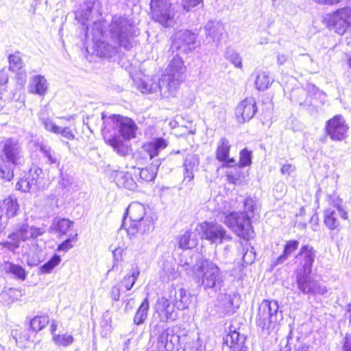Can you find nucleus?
<instances>
[{"label":"nucleus","instance_id":"29","mask_svg":"<svg viewBox=\"0 0 351 351\" xmlns=\"http://www.w3.org/2000/svg\"><path fill=\"white\" fill-rule=\"evenodd\" d=\"M114 180L119 188H124L130 191H135L137 189V184L132 178L130 173L125 171H116L114 175Z\"/></svg>","mask_w":351,"mask_h":351},{"label":"nucleus","instance_id":"13","mask_svg":"<svg viewBox=\"0 0 351 351\" xmlns=\"http://www.w3.org/2000/svg\"><path fill=\"white\" fill-rule=\"evenodd\" d=\"M101 3L97 0H88L84 5L75 12V19L83 25L86 34L89 30L86 23L93 18H97L101 16L100 12Z\"/></svg>","mask_w":351,"mask_h":351},{"label":"nucleus","instance_id":"51","mask_svg":"<svg viewBox=\"0 0 351 351\" xmlns=\"http://www.w3.org/2000/svg\"><path fill=\"white\" fill-rule=\"evenodd\" d=\"M40 120L47 130L54 134H58L59 126L56 125L47 115L41 114L40 115Z\"/></svg>","mask_w":351,"mask_h":351},{"label":"nucleus","instance_id":"46","mask_svg":"<svg viewBox=\"0 0 351 351\" xmlns=\"http://www.w3.org/2000/svg\"><path fill=\"white\" fill-rule=\"evenodd\" d=\"M49 322L48 316H36L30 322V328L35 332H38L45 328Z\"/></svg>","mask_w":351,"mask_h":351},{"label":"nucleus","instance_id":"11","mask_svg":"<svg viewBox=\"0 0 351 351\" xmlns=\"http://www.w3.org/2000/svg\"><path fill=\"white\" fill-rule=\"evenodd\" d=\"M311 273H295L297 287L305 295H324L328 292L326 287L310 276Z\"/></svg>","mask_w":351,"mask_h":351},{"label":"nucleus","instance_id":"20","mask_svg":"<svg viewBox=\"0 0 351 351\" xmlns=\"http://www.w3.org/2000/svg\"><path fill=\"white\" fill-rule=\"evenodd\" d=\"M257 111L256 101L253 97L243 99L237 106L235 114L239 122L243 123L252 119Z\"/></svg>","mask_w":351,"mask_h":351},{"label":"nucleus","instance_id":"23","mask_svg":"<svg viewBox=\"0 0 351 351\" xmlns=\"http://www.w3.org/2000/svg\"><path fill=\"white\" fill-rule=\"evenodd\" d=\"M169 300L178 310H184L191 304V295L183 288L171 289L169 293Z\"/></svg>","mask_w":351,"mask_h":351},{"label":"nucleus","instance_id":"37","mask_svg":"<svg viewBox=\"0 0 351 351\" xmlns=\"http://www.w3.org/2000/svg\"><path fill=\"white\" fill-rule=\"evenodd\" d=\"M160 165V162L159 160L154 161L149 168L145 169H138V173L139 175V178L141 180L145 182H150L154 180L155 178L157 171Z\"/></svg>","mask_w":351,"mask_h":351},{"label":"nucleus","instance_id":"42","mask_svg":"<svg viewBox=\"0 0 351 351\" xmlns=\"http://www.w3.org/2000/svg\"><path fill=\"white\" fill-rule=\"evenodd\" d=\"M139 274L140 271L138 269L135 267L132 269L131 274L126 275L123 278L121 282L127 291L130 290L133 287L139 276Z\"/></svg>","mask_w":351,"mask_h":351},{"label":"nucleus","instance_id":"4","mask_svg":"<svg viewBox=\"0 0 351 351\" xmlns=\"http://www.w3.org/2000/svg\"><path fill=\"white\" fill-rule=\"evenodd\" d=\"M193 274L205 290L211 289L215 293L224 291V276L215 263L204 261L194 267Z\"/></svg>","mask_w":351,"mask_h":351},{"label":"nucleus","instance_id":"48","mask_svg":"<svg viewBox=\"0 0 351 351\" xmlns=\"http://www.w3.org/2000/svg\"><path fill=\"white\" fill-rule=\"evenodd\" d=\"M73 222L68 219L62 218L58 219L54 223L55 229L60 235L66 234L69 229L73 226Z\"/></svg>","mask_w":351,"mask_h":351},{"label":"nucleus","instance_id":"45","mask_svg":"<svg viewBox=\"0 0 351 351\" xmlns=\"http://www.w3.org/2000/svg\"><path fill=\"white\" fill-rule=\"evenodd\" d=\"M10 69L13 71L21 70L24 64L21 58V53L16 51L13 54H10L8 57Z\"/></svg>","mask_w":351,"mask_h":351},{"label":"nucleus","instance_id":"15","mask_svg":"<svg viewBox=\"0 0 351 351\" xmlns=\"http://www.w3.org/2000/svg\"><path fill=\"white\" fill-rule=\"evenodd\" d=\"M3 153L8 162L14 165H21L25 160L20 143L14 138H8L3 142Z\"/></svg>","mask_w":351,"mask_h":351},{"label":"nucleus","instance_id":"24","mask_svg":"<svg viewBox=\"0 0 351 351\" xmlns=\"http://www.w3.org/2000/svg\"><path fill=\"white\" fill-rule=\"evenodd\" d=\"M217 293V306L225 314H232L239 306V303L235 301L237 295L228 294L225 289L224 291Z\"/></svg>","mask_w":351,"mask_h":351},{"label":"nucleus","instance_id":"62","mask_svg":"<svg viewBox=\"0 0 351 351\" xmlns=\"http://www.w3.org/2000/svg\"><path fill=\"white\" fill-rule=\"evenodd\" d=\"M123 250L121 248L117 247L113 250L112 254L114 258L116 261H119L122 256Z\"/></svg>","mask_w":351,"mask_h":351},{"label":"nucleus","instance_id":"8","mask_svg":"<svg viewBox=\"0 0 351 351\" xmlns=\"http://www.w3.org/2000/svg\"><path fill=\"white\" fill-rule=\"evenodd\" d=\"M151 16L154 21L163 27H170L173 24L175 11L170 0H151Z\"/></svg>","mask_w":351,"mask_h":351},{"label":"nucleus","instance_id":"38","mask_svg":"<svg viewBox=\"0 0 351 351\" xmlns=\"http://www.w3.org/2000/svg\"><path fill=\"white\" fill-rule=\"evenodd\" d=\"M299 246V241L296 240H290L286 242L283 253L276 260L274 265H278L285 263L289 256H290Z\"/></svg>","mask_w":351,"mask_h":351},{"label":"nucleus","instance_id":"41","mask_svg":"<svg viewBox=\"0 0 351 351\" xmlns=\"http://www.w3.org/2000/svg\"><path fill=\"white\" fill-rule=\"evenodd\" d=\"M4 270L8 274H12L19 279L24 280L26 274L25 269L19 265L10 262H5L3 266Z\"/></svg>","mask_w":351,"mask_h":351},{"label":"nucleus","instance_id":"17","mask_svg":"<svg viewBox=\"0 0 351 351\" xmlns=\"http://www.w3.org/2000/svg\"><path fill=\"white\" fill-rule=\"evenodd\" d=\"M326 133L332 141H341L347 136L348 126L341 115H336L326 123Z\"/></svg>","mask_w":351,"mask_h":351},{"label":"nucleus","instance_id":"55","mask_svg":"<svg viewBox=\"0 0 351 351\" xmlns=\"http://www.w3.org/2000/svg\"><path fill=\"white\" fill-rule=\"evenodd\" d=\"M77 237V234L76 233L74 234H69V238L58 245V250L67 252L69 250L71 249L73 247L71 243L76 241Z\"/></svg>","mask_w":351,"mask_h":351},{"label":"nucleus","instance_id":"31","mask_svg":"<svg viewBox=\"0 0 351 351\" xmlns=\"http://www.w3.org/2000/svg\"><path fill=\"white\" fill-rule=\"evenodd\" d=\"M171 306L169 299L165 297L159 298L156 304V311L159 313H164L167 320H175L177 317V313L174 308Z\"/></svg>","mask_w":351,"mask_h":351},{"label":"nucleus","instance_id":"9","mask_svg":"<svg viewBox=\"0 0 351 351\" xmlns=\"http://www.w3.org/2000/svg\"><path fill=\"white\" fill-rule=\"evenodd\" d=\"M222 222L240 237L248 240L253 236L250 219L245 216L244 213H231L230 215L226 216Z\"/></svg>","mask_w":351,"mask_h":351},{"label":"nucleus","instance_id":"27","mask_svg":"<svg viewBox=\"0 0 351 351\" xmlns=\"http://www.w3.org/2000/svg\"><path fill=\"white\" fill-rule=\"evenodd\" d=\"M168 145V141L163 138H156L152 141L145 143L143 149L146 152L150 159H152Z\"/></svg>","mask_w":351,"mask_h":351},{"label":"nucleus","instance_id":"39","mask_svg":"<svg viewBox=\"0 0 351 351\" xmlns=\"http://www.w3.org/2000/svg\"><path fill=\"white\" fill-rule=\"evenodd\" d=\"M149 308L148 299L146 298L142 302L134 317V324H143L147 318V313Z\"/></svg>","mask_w":351,"mask_h":351},{"label":"nucleus","instance_id":"10","mask_svg":"<svg viewBox=\"0 0 351 351\" xmlns=\"http://www.w3.org/2000/svg\"><path fill=\"white\" fill-rule=\"evenodd\" d=\"M327 25L339 35H343L351 27V6L337 9L325 19Z\"/></svg>","mask_w":351,"mask_h":351},{"label":"nucleus","instance_id":"25","mask_svg":"<svg viewBox=\"0 0 351 351\" xmlns=\"http://www.w3.org/2000/svg\"><path fill=\"white\" fill-rule=\"evenodd\" d=\"M138 89L143 93H153L158 90L161 93V78L154 76H143L136 82Z\"/></svg>","mask_w":351,"mask_h":351},{"label":"nucleus","instance_id":"32","mask_svg":"<svg viewBox=\"0 0 351 351\" xmlns=\"http://www.w3.org/2000/svg\"><path fill=\"white\" fill-rule=\"evenodd\" d=\"M207 36L210 37L213 42H219L224 32V27L220 21H210L205 26Z\"/></svg>","mask_w":351,"mask_h":351},{"label":"nucleus","instance_id":"2","mask_svg":"<svg viewBox=\"0 0 351 351\" xmlns=\"http://www.w3.org/2000/svg\"><path fill=\"white\" fill-rule=\"evenodd\" d=\"M104 23V32L106 38L111 42H115L126 50H130L133 47V38L134 36V26L128 17L114 15L108 24V30H105L106 25Z\"/></svg>","mask_w":351,"mask_h":351},{"label":"nucleus","instance_id":"28","mask_svg":"<svg viewBox=\"0 0 351 351\" xmlns=\"http://www.w3.org/2000/svg\"><path fill=\"white\" fill-rule=\"evenodd\" d=\"M149 215L151 213H147L145 206L139 202H132L126 210V215L129 217L130 223H136Z\"/></svg>","mask_w":351,"mask_h":351},{"label":"nucleus","instance_id":"33","mask_svg":"<svg viewBox=\"0 0 351 351\" xmlns=\"http://www.w3.org/2000/svg\"><path fill=\"white\" fill-rule=\"evenodd\" d=\"M199 165V158L196 154H188L184 160V167L185 169L184 180L188 179L191 182L194 178V171Z\"/></svg>","mask_w":351,"mask_h":351},{"label":"nucleus","instance_id":"36","mask_svg":"<svg viewBox=\"0 0 351 351\" xmlns=\"http://www.w3.org/2000/svg\"><path fill=\"white\" fill-rule=\"evenodd\" d=\"M274 79L269 75V73L264 71H258L256 73L254 84L257 90L264 91L274 82Z\"/></svg>","mask_w":351,"mask_h":351},{"label":"nucleus","instance_id":"60","mask_svg":"<svg viewBox=\"0 0 351 351\" xmlns=\"http://www.w3.org/2000/svg\"><path fill=\"white\" fill-rule=\"evenodd\" d=\"M343 351H351V335H346L344 339Z\"/></svg>","mask_w":351,"mask_h":351},{"label":"nucleus","instance_id":"22","mask_svg":"<svg viewBox=\"0 0 351 351\" xmlns=\"http://www.w3.org/2000/svg\"><path fill=\"white\" fill-rule=\"evenodd\" d=\"M45 232V230L43 228L23 224L16 232L11 234L9 238L18 243L20 241H25L29 239H36L44 234Z\"/></svg>","mask_w":351,"mask_h":351},{"label":"nucleus","instance_id":"53","mask_svg":"<svg viewBox=\"0 0 351 351\" xmlns=\"http://www.w3.org/2000/svg\"><path fill=\"white\" fill-rule=\"evenodd\" d=\"M243 173L240 170H231L227 173V180L234 184H239L242 182Z\"/></svg>","mask_w":351,"mask_h":351},{"label":"nucleus","instance_id":"43","mask_svg":"<svg viewBox=\"0 0 351 351\" xmlns=\"http://www.w3.org/2000/svg\"><path fill=\"white\" fill-rule=\"evenodd\" d=\"M52 341L56 346L68 347L71 346L73 341L74 338L72 335L64 334H53Z\"/></svg>","mask_w":351,"mask_h":351},{"label":"nucleus","instance_id":"12","mask_svg":"<svg viewBox=\"0 0 351 351\" xmlns=\"http://www.w3.org/2000/svg\"><path fill=\"white\" fill-rule=\"evenodd\" d=\"M196 34L187 29H181L176 32L172 38L171 49L183 53L193 51L197 46Z\"/></svg>","mask_w":351,"mask_h":351},{"label":"nucleus","instance_id":"49","mask_svg":"<svg viewBox=\"0 0 351 351\" xmlns=\"http://www.w3.org/2000/svg\"><path fill=\"white\" fill-rule=\"evenodd\" d=\"M60 256L55 254L49 261L41 266L40 272L42 274L50 273L55 267L60 264Z\"/></svg>","mask_w":351,"mask_h":351},{"label":"nucleus","instance_id":"7","mask_svg":"<svg viewBox=\"0 0 351 351\" xmlns=\"http://www.w3.org/2000/svg\"><path fill=\"white\" fill-rule=\"evenodd\" d=\"M279 306L275 300H264L260 304L256 317V325L263 330L274 327L280 314Z\"/></svg>","mask_w":351,"mask_h":351},{"label":"nucleus","instance_id":"61","mask_svg":"<svg viewBox=\"0 0 351 351\" xmlns=\"http://www.w3.org/2000/svg\"><path fill=\"white\" fill-rule=\"evenodd\" d=\"M289 59V55L285 53H278L277 56V62L279 65H283Z\"/></svg>","mask_w":351,"mask_h":351},{"label":"nucleus","instance_id":"50","mask_svg":"<svg viewBox=\"0 0 351 351\" xmlns=\"http://www.w3.org/2000/svg\"><path fill=\"white\" fill-rule=\"evenodd\" d=\"M225 58L237 68H242V58L235 51L228 49L226 51Z\"/></svg>","mask_w":351,"mask_h":351},{"label":"nucleus","instance_id":"57","mask_svg":"<svg viewBox=\"0 0 351 351\" xmlns=\"http://www.w3.org/2000/svg\"><path fill=\"white\" fill-rule=\"evenodd\" d=\"M202 1V0H180L183 8L186 11H189L192 8L195 7Z\"/></svg>","mask_w":351,"mask_h":351},{"label":"nucleus","instance_id":"5","mask_svg":"<svg viewBox=\"0 0 351 351\" xmlns=\"http://www.w3.org/2000/svg\"><path fill=\"white\" fill-rule=\"evenodd\" d=\"M104 23L98 19L94 21L91 27V34L93 40L96 42L97 54L101 57L110 58L118 52V48L121 47L117 45L115 42H111L109 38L108 40H103L102 38H106L104 32Z\"/></svg>","mask_w":351,"mask_h":351},{"label":"nucleus","instance_id":"3","mask_svg":"<svg viewBox=\"0 0 351 351\" xmlns=\"http://www.w3.org/2000/svg\"><path fill=\"white\" fill-rule=\"evenodd\" d=\"M186 71L184 61L176 55L169 62L161 77V97H173L183 80Z\"/></svg>","mask_w":351,"mask_h":351},{"label":"nucleus","instance_id":"19","mask_svg":"<svg viewBox=\"0 0 351 351\" xmlns=\"http://www.w3.org/2000/svg\"><path fill=\"white\" fill-rule=\"evenodd\" d=\"M315 256L316 253L313 247L308 245L302 246L295 257L299 264L295 273H311Z\"/></svg>","mask_w":351,"mask_h":351},{"label":"nucleus","instance_id":"63","mask_svg":"<svg viewBox=\"0 0 351 351\" xmlns=\"http://www.w3.org/2000/svg\"><path fill=\"white\" fill-rule=\"evenodd\" d=\"M293 168V167L289 164L284 165L281 168V172L283 174H289L292 171Z\"/></svg>","mask_w":351,"mask_h":351},{"label":"nucleus","instance_id":"16","mask_svg":"<svg viewBox=\"0 0 351 351\" xmlns=\"http://www.w3.org/2000/svg\"><path fill=\"white\" fill-rule=\"evenodd\" d=\"M180 337L173 328H168L163 330L157 337L156 349L158 351H176L178 350Z\"/></svg>","mask_w":351,"mask_h":351},{"label":"nucleus","instance_id":"26","mask_svg":"<svg viewBox=\"0 0 351 351\" xmlns=\"http://www.w3.org/2000/svg\"><path fill=\"white\" fill-rule=\"evenodd\" d=\"M48 90V82L41 75H34L29 80L28 90L32 94L44 96Z\"/></svg>","mask_w":351,"mask_h":351},{"label":"nucleus","instance_id":"64","mask_svg":"<svg viewBox=\"0 0 351 351\" xmlns=\"http://www.w3.org/2000/svg\"><path fill=\"white\" fill-rule=\"evenodd\" d=\"M8 77L5 72L0 71V84L3 85L8 82Z\"/></svg>","mask_w":351,"mask_h":351},{"label":"nucleus","instance_id":"21","mask_svg":"<svg viewBox=\"0 0 351 351\" xmlns=\"http://www.w3.org/2000/svg\"><path fill=\"white\" fill-rule=\"evenodd\" d=\"M231 145L228 139L221 137L217 145L216 158L222 162L223 167H234L237 166L234 158H229Z\"/></svg>","mask_w":351,"mask_h":351},{"label":"nucleus","instance_id":"30","mask_svg":"<svg viewBox=\"0 0 351 351\" xmlns=\"http://www.w3.org/2000/svg\"><path fill=\"white\" fill-rule=\"evenodd\" d=\"M39 173H42L40 169H31L28 177L23 178L17 182L16 189L23 192H28L31 189H34L37 185V179H35L34 175L36 174L38 176Z\"/></svg>","mask_w":351,"mask_h":351},{"label":"nucleus","instance_id":"34","mask_svg":"<svg viewBox=\"0 0 351 351\" xmlns=\"http://www.w3.org/2000/svg\"><path fill=\"white\" fill-rule=\"evenodd\" d=\"M245 337L240 336L235 330H230V332L223 338V343L232 350H237L243 348Z\"/></svg>","mask_w":351,"mask_h":351},{"label":"nucleus","instance_id":"14","mask_svg":"<svg viewBox=\"0 0 351 351\" xmlns=\"http://www.w3.org/2000/svg\"><path fill=\"white\" fill-rule=\"evenodd\" d=\"M202 230V239L208 240L212 243L220 244L231 240L223 226L218 223H204L200 225Z\"/></svg>","mask_w":351,"mask_h":351},{"label":"nucleus","instance_id":"44","mask_svg":"<svg viewBox=\"0 0 351 351\" xmlns=\"http://www.w3.org/2000/svg\"><path fill=\"white\" fill-rule=\"evenodd\" d=\"M244 215L249 219H251L255 216L258 212V208L256 202L251 197H247L243 202Z\"/></svg>","mask_w":351,"mask_h":351},{"label":"nucleus","instance_id":"52","mask_svg":"<svg viewBox=\"0 0 351 351\" xmlns=\"http://www.w3.org/2000/svg\"><path fill=\"white\" fill-rule=\"evenodd\" d=\"M251 152L247 149H243L240 152V160L237 165L239 168L249 166L252 163Z\"/></svg>","mask_w":351,"mask_h":351},{"label":"nucleus","instance_id":"56","mask_svg":"<svg viewBox=\"0 0 351 351\" xmlns=\"http://www.w3.org/2000/svg\"><path fill=\"white\" fill-rule=\"evenodd\" d=\"M3 158L0 155V178L10 180L13 177V171L6 169L3 165Z\"/></svg>","mask_w":351,"mask_h":351},{"label":"nucleus","instance_id":"54","mask_svg":"<svg viewBox=\"0 0 351 351\" xmlns=\"http://www.w3.org/2000/svg\"><path fill=\"white\" fill-rule=\"evenodd\" d=\"M232 208H233L230 202L224 201L222 203V206L218 208L220 221H222V219H224L226 216L230 215L231 213H234V211H232Z\"/></svg>","mask_w":351,"mask_h":351},{"label":"nucleus","instance_id":"40","mask_svg":"<svg viewBox=\"0 0 351 351\" xmlns=\"http://www.w3.org/2000/svg\"><path fill=\"white\" fill-rule=\"evenodd\" d=\"M197 244V239L192 232L187 231L179 238V247L182 249H191Z\"/></svg>","mask_w":351,"mask_h":351},{"label":"nucleus","instance_id":"18","mask_svg":"<svg viewBox=\"0 0 351 351\" xmlns=\"http://www.w3.org/2000/svg\"><path fill=\"white\" fill-rule=\"evenodd\" d=\"M155 219L152 215L145 216L136 223H130L126 228L128 236L133 240L139 236L152 232L154 229Z\"/></svg>","mask_w":351,"mask_h":351},{"label":"nucleus","instance_id":"58","mask_svg":"<svg viewBox=\"0 0 351 351\" xmlns=\"http://www.w3.org/2000/svg\"><path fill=\"white\" fill-rule=\"evenodd\" d=\"M58 134L68 140H73L75 138L74 134L69 127L61 128L59 127Z\"/></svg>","mask_w":351,"mask_h":351},{"label":"nucleus","instance_id":"6","mask_svg":"<svg viewBox=\"0 0 351 351\" xmlns=\"http://www.w3.org/2000/svg\"><path fill=\"white\" fill-rule=\"evenodd\" d=\"M343 201L339 197L330 196L328 199L329 206L324 212V221L330 230L339 231L341 219L348 218V213L342 206Z\"/></svg>","mask_w":351,"mask_h":351},{"label":"nucleus","instance_id":"35","mask_svg":"<svg viewBox=\"0 0 351 351\" xmlns=\"http://www.w3.org/2000/svg\"><path fill=\"white\" fill-rule=\"evenodd\" d=\"M19 205L16 198L9 196L0 203V210L5 213L8 217H13L16 215Z\"/></svg>","mask_w":351,"mask_h":351},{"label":"nucleus","instance_id":"59","mask_svg":"<svg viewBox=\"0 0 351 351\" xmlns=\"http://www.w3.org/2000/svg\"><path fill=\"white\" fill-rule=\"evenodd\" d=\"M110 296L112 300L118 301L120 298V287L119 285H114L110 291Z\"/></svg>","mask_w":351,"mask_h":351},{"label":"nucleus","instance_id":"47","mask_svg":"<svg viewBox=\"0 0 351 351\" xmlns=\"http://www.w3.org/2000/svg\"><path fill=\"white\" fill-rule=\"evenodd\" d=\"M40 152L43 153L44 157L47 158V162L49 164H56L57 167L59 166L60 161L57 158L56 154L51 147L47 145H42L40 147Z\"/></svg>","mask_w":351,"mask_h":351},{"label":"nucleus","instance_id":"1","mask_svg":"<svg viewBox=\"0 0 351 351\" xmlns=\"http://www.w3.org/2000/svg\"><path fill=\"white\" fill-rule=\"evenodd\" d=\"M102 119H104L102 132L105 143L112 147L118 155H128L130 147L123 139L130 141L136 136L137 125L135 122L128 117L117 114H112L105 119L104 113Z\"/></svg>","mask_w":351,"mask_h":351}]
</instances>
